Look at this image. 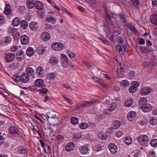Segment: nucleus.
Returning <instances> with one entry per match:
<instances>
[{
	"instance_id": "4",
	"label": "nucleus",
	"mask_w": 157,
	"mask_h": 157,
	"mask_svg": "<svg viewBox=\"0 0 157 157\" xmlns=\"http://www.w3.org/2000/svg\"><path fill=\"white\" fill-rule=\"evenodd\" d=\"M108 148L110 151L113 154H115L117 152V147L113 143L110 144L108 146Z\"/></svg>"
},
{
	"instance_id": "33",
	"label": "nucleus",
	"mask_w": 157,
	"mask_h": 157,
	"mask_svg": "<svg viewBox=\"0 0 157 157\" xmlns=\"http://www.w3.org/2000/svg\"><path fill=\"white\" fill-rule=\"evenodd\" d=\"M98 136L100 139L105 140L107 138V136L105 133L101 132L98 133Z\"/></svg>"
},
{
	"instance_id": "8",
	"label": "nucleus",
	"mask_w": 157,
	"mask_h": 157,
	"mask_svg": "<svg viewBox=\"0 0 157 157\" xmlns=\"http://www.w3.org/2000/svg\"><path fill=\"white\" fill-rule=\"evenodd\" d=\"M21 43L23 45H26L28 44L29 41V39L28 36L25 35H23L21 36Z\"/></svg>"
},
{
	"instance_id": "22",
	"label": "nucleus",
	"mask_w": 157,
	"mask_h": 157,
	"mask_svg": "<svg viewBox=\"0 0 157 157\" xmlns=\"http://www.w3.org/2000/svg\"><path fill=\"white\" fill-rule=\"evenodd\" d=\"M133 101V99L132 98H129L125 101V105L127 107H129L131 105Z\"/></svg>"
},
{
	"instance_id": "6",
	"label": "nucleus",
	"mask_w": 157,
	"mask_h": 157,
	"mask_svg": "<svg viewBox=\"0 0 157 157\" xmlns=\"http://www.w3.org/2000/svg\"><path fill=\"white\" fill-rule=\"evenodd\" d=\"M15 58L14 54L12 53H8L6 55L5 58L7 62H11L13 61Z\"/></svg>"
},
{
	"instance_id": "10",
	"label": "nucleus",
	"mask_w": 157,
	"mask_h": 157,
	"mask_svg": "<svg viewBox=\"0 0 157 157\" xmlns=\"http://www.w3.org/2000/svg\"><path fill=\"white\" fill-rule=\"evenodd\" d=\"M142 111L145 113H147L151 111L152 109L151 105L147 103L142 108Z\"/></svg>"
},
{
	"instance_id": "48",
	"label": "nucleus",
	"mask_w": 157,
	"mask_h": 157,
	"mask_svg": "<svg viewBox=\"0 0 157 157\" xmlns=\"http://www.w3.org/2000/svg\"><path fill=\"white\" fill-rule=\"evenodd\" d=\"M55 77V74L53 73H50L47 76V78L49 80L53 79Z\"/></svg>"
},
{
	"instance_id": "51",
	"label": "nucleus",
	"mask_w": 157,
	"mask_h": 157,
	"mask_svg": "<svg viewBox=\"0 0 157 157\" xmlns=\"http://www.w3.org/2000/svg\"><path fill=\"white\" fill-rule=\"evenodd\" d=\"M149 122L151 125H154L157 123V120L156 119L152 118L150 120Z\"/></svg>"
},
{
	"instance_id": "32",
	"label": "nucleus",
	"mask_w": 157,
	"mask_h": 157,
	"mask_svg": "<svg viewBox=\"0 0 157 157\" xmlns=\"http://www.w3.org/2000/svg\"><path fill=\"white\" fill-rule=\"evenodd\" d=\"M121 122L118 121H114L113 124V128L114 129H116L118 128L121 125Z\"/></svg>"
},
{
	"instance_id": "59",
	"label": "nucleus",
	"mask_w": 157,
	"mask_h": 157,
	"mask_svg": "<svg viewBox=\"0 0 157 157\" xmlns=\"http://www.w3.org/2000/svg\"><path fill=\"white\" fill-rule=\"evenodd\" d=\"M149 157H156L155 152L153 151H151L149 152Z\"/></svg>"
},
{
	"instance_id": "53",
	"label": "nucleus",
	"mask_w": 157,
	"mask_h": 157,
	"mask_svg": "<svg viewBox=\"0 0 157 157\" xmlns=\"http://www.w3.org/2000/svg\"><path fill=\"white\" fill-rule=\"evenodd\" d=\"M13 79L16 82L21 81L20 76H18L17 75H14L13 76Z\"/></svg>"
},
{
	"instance_id": "29",
	"label": "nucleus",
	"mask_w": 157,
	"mask_h": 157,
	"mask_svg": "<svg viewBox=\"0 0 157 157\" xmlns=\"http://www.w3.org/2000/svg\"><path fill=\"white\" fill-rule=\"evenodd\" d=\"M18 150L19 153L21 154H24L27 152L26 148L23 146H20Z\"/></svg>"
},
{
	"instance_id": "16",
	"label": "nucleus",
	"mask_w": 157,
	"mask_h": 157,
	"mask_svg": "<svg viewBox=\"0 0 157 157\" xmlns=\"http://www.w3.org/2000/svg\"><path fill=\"white\" fill-rule=\"evenodd\" d=\"M147 102L146 98L144 97H142L140 99L138 102V105L140 107L142 108L145 105L147 104Z\"/></svg>"
},
{
	"instance_id": "5",
	"label": "nucleus",
	"mask_w": 157,
	"mask_h": 157,
	"mask_svg": "<svg viewBox=\"0 0 157 157\" xmlns=\"http://www.w3.org/2000/svg\"><path fill=\"white\" fill-rule=\"evenodd\" d=\"M96 102V101H85L82 104L80 103V105L82 107H88Z\"/></svg>"
},
{
	"instance_id": "49",
	"label": "nucleus",
	"mask_w": 157,
	"mask_h": 157,
	"mask_svg": "<svg viewBox=\"0 0 157 157\" xmlns=\"http://www.w3.org/2000/svg\"><path fill=\"white\" fill-rule=\"evenodd\" d=\"M44 150L45 152L47 154L50 153L51 152V148L47 144L45 145V147L44 148Z\"/></svg>"
},
{
	"instance_id": "2",
	"label": "nucleus",
	"mask_w": 157,
	"mask_h": 157,
	"mask_svg": "<svg viewBox=\"0 0 157 157\" xmlns=\"http://www.w3.org/2000/svg\"><path fill=\"white\" fill-rule=\"evenodd\" d=\"M51 47L53 50L59 51L62 49L63 48V45L60 42H56L52 44Z\"/></svg>"
},
{
	"instance_id": "39",
	"label": "nucleus",
	"mask_w": 157,
	"mask_h": 157,
	"mask_svg": "<svg viewBox=\"0 0 157 157\" xmlns=\"http://www.w3.org/2000/svg\"><path fill=\"white\" fill-rule=\"evenodd\" d=\"M151 146L154 147H157V139H154L151 140L150 142Z\"/></svg>"
},
{
	"instance_id": "36",
	"label": "nucleus",
	"mask_w": 157,
	"mask_h": 157,
	"mask_svg": "<svg viewBox=\"0 0 157 157\" xmlns=\"http://www.w3.org/2000/svg\"><path fill=\"white\" fill-rule=\"evenodd\" d=\"M128 28L131 31L133 32L134 33H136L137 31L135 28L131 24H129L128 25Z\"/></svg>"
},
{
	"instance_id": "15",
	"label": "nucleus",
	"mask_w": 157,
	"mask_h": 157,
	"mask_svg": "<svg viewBox=\"0 0 157 157\" xmlns=\"http://www.w3.org/2000/svg\"><path fill=\"white\" fill-rule=\"evenodd\" d=\"M74 146L75 145L73 142L69 143L66 146V150L67 151H71L73 150Z\"/></svg>"
},
{
	"instance_id": "45",
	"label": "nucleus",
	"mask_w": 157,
	"mask_h": 157,
	"mask_svg": "<svg viewBox=\"0 0 157 157\" xmlns=\"http://www.w3.org/2000/svg\"><path fill=\"white\" fill-rule=\"evenodd\" d=\"M121 33V31L119 30H116L114 31L112 34L111 36L112 37H115L116 36H118L119 34Z\"/></svg>"
},
{
	"instance_id": "11",
	"label": "nucleus",
	"mask_w": 157,
	"mask_h": 157,
	"mask_svg": "<svg viewBox=\"0 0 157 157\" xmlns=\"http://www.w3.org/2000/svg\"><path fill=\"white\" fill-rule=\"evenodd\" d=\"M35 84L36 86L38 87L42 88L45 86V85L44 84L43 80L41 79H36L35 81Z\"/></svg>"
},
{
	"instance_id": "37",
	"label": "nucleus",
	"mask_w": 157,
	"mask_h": 157,
	"mask_svg": "<svg viewBox=\"0 0 157 157\" xmlns=\"http://www.w3.org/2000/svg\"><path fill=\"white\" fill-rule=\"evenodd\" d=\"M124 141L126 144H130L132 142V139L131 137L129 136H127L125 137Z\"/></svg>"
},
{
	"instance_id": "26",
	"label": "nucleus",
	"mask_w": 157,
	"mask_h": 157,
	"mask_svg": "<svg viewBox=\"0 0 157 157\" xmlns=\"http://www.w3.org/2000/svg\"><path fill=\"white\" fill-rule=\"evenodd\" d=\"M34 53V50L32 47H29L26 51L27 55L29 56H32Z\"/></svg>"
},
{
	"instance_id": "62",
	"label": "nucleus",
	"mask_w": 157,
	"mask_h": 157,
	"mask_svg": "<svg viewBox=\"0 0 157 157\" xmlns=\"http://www.w3.org/2000/svg\"><path fill=\"white\" fill-rule=\"evenodd\" d=\"M68 55L70 58H72L75 57L76 56L75 54L71 52H68Z\"/></svg>"
},
{
	"instance_id": "63",
	"label": "nucleus",
	"mask_w": 157,
	"mask_h": 157,
	"mask_svg": "<svg viewBox=\"0 0 157 157\" xmlns=\"http://www.w3.org/2000/svg\"><path fill=\"white\" fill-rule=\"evenodd\" d=\"M62 62L63 67H67L68 65V60H63Z\"/></svg>"
},
{
	"instance_id": "55",
	"label": "nucleus",
	"mask_w": 157,
	"mask_h": 157,
	"mask_svg": "<svg viewBox=\"0 0 157 157\" xmlns=\"http://www.w3.org/2000/svg\"><path fill=\"white\" fill-rule=\"evenodd\" d=\"M12 40V39L10 36L6 37L4 38V41L6 44L10 43Z\"/></svg>"
},
{
	"instance_id": "64",
	"label": "nucleus",
	"mask_w": 157,
	"mask_h": 157,
	"mask_svg": "<svg viewBox=\"0 0 157 157\" xmlns=\"http://www.w3.org/2000/svg\"><path fill=\"white\" fill-rule=\"evenodd\" d=\"M117 41L120 44H122L123 42V39L120 36L117 37Z\"/></svg>"
},
{
	"instance_id": "54",
	"label": "nucleus",
	"mask_w": 157,
	"mask_h": 157,
	"mask_svg": "<svg viewBox=\"0 0 157 157\" xmlns=\"http://www.w3.org/2000/svg\"><path fill=\"white\" fill-rule=\"evenodd\" d=\"M93 149L95 151H98L101 150V147L99 145H97L94 146Z\"/></svg>"
},
{
	"instance_id": "31",
	"label": "nucleus",
	"mask_w": 157,
	"mask_h": 157,
	"mask_svg": "<svg viewBox=\"0 0 157 157\" xmlns=\"http://www.w3.org/2000/svg\"><path fill=\"white\" fill-rule=\"evenodd\" d=\"M44 72L43 69L41 67H38L36 70V73L40 76H43V74Z\"/></svg>"
},
{
	"instance_id": "28",
	"label": "nucleus",
	"mask_w": 157,
	"mask_h": 157,
	"mask_svg": "<svg viewBox=\"0 0 157 157\" xmlns=\"http://www.w3.org/2000/svg\"><path fill=\"white\" fill-rule=\"evenodd\" d=\"M150 20L152 24L157 25V15L154 14L152 15L151 17Z\"/></svg>"
},
{
	"instance_id": "23",
	"label": "nucleus",
	"mask_w": 157,
	"mask_h": 157,
	"mask_svg": "<svg viewBox=\"0 0 157 157\" xmlns=\"http://www.w3.org/2000/svg\"><path fill=\"white\" fill-rule=\"evenodd\" d=\"M58 62V59L56 57H52L50 58L49 63L52 65H54L57 64Z\"/></svg>"
},
{
	"instance_id": "57",
	"label": "nucleus",
	"mask_w": 157,
	"mask_h": 157,
	"mask_svg": "<svg viewBox=\"0 0 157 157\" xmlns=\"http://www.w3.org/2000/svg\"><path fill=\"white\" fill-rule=\"evenodd\" d=\"M104 118L103 115L101 114L97 115L96 116V119L98 121H100Z\"/></svg>"
},
{
	"instance_id": "60",
	"label": "nucleus",
	"mask_w": 157,
	"mask_h": 157,
	"mask_svg": "<svg viewBox=\"0 0 157 157\" xmlns=\"http://www.w3.org/2000/svg\"><path fill=\"white\" fill-rule=\"evenodd\" d=\"M105 19L106 20V21L108 23H109L111 20V18L110 16L108 15L107 14L105 17Z\"/></svg>"
},
{
	"instance_id": "21",
	"label": "nucleus",
	"mask_w": 157,
	"mask_h": 157,
	"mask_svg": "<svg viewBox=\"0 0 157 157\" xmlns=\"http://www.w3.org/2000/svg\"><path fill=\"white\" fill-rule=\"evenodd\" d=\"M34 5L36 8L39 10H41L44 8V5L43 3L39 1L36 2Z\"/></svg>"
},
{
	"instance_id": "42",
	"label": "nucleus",
	"mask_w": 157,
	"mask_h": 157,
	"mask_svg": "<svg viewBox=\"0 0 157 157\" xmlns=\"http://www.w3.org/2000/svg\"><path fill=\"white\" fill-rule=\"evenodd\" d=\"M17 31L16 29L12 27L9 28L8 29V33L11 34L15 33L17 32Z\"/></svg>"
},
{
	"instance_id": "24",
	"label": "nucleus",
	"mask_w": 157,
	"mask_h": 157,
	"mask_svg": "<svg viewBox=\"0 0 157 157\" xmlns=\"http://www.w3.org/2000/svg\"><path fill=\"white\" fill-rule=\"evenodd\" d=\"M4 12L6 15H9L11 13L10 6L9 4H6V6Z\"/></svg>"
},
{
	"instance_id": "56",
	"label": "nucleus",
	"mask_w": 157,
	"mask_h": 157,
	"mask_svg": "<svg viewBox=\"0 0 157 157\" xmlns=\"http://www.w3.org/2000/svg\"><path fill=\"white\" fill-rule=\"evenodd\" d=\"M132 4L136 7H137L139 6V0H131Z\"/></svg>"
},
{
	"instance_id": "18",
	"label": "nucleus",
	"mask_w": 157,
	"mask_h": 157,
	"mask_svg": "<svg viewBox=\"0 0 157 157\" xmlns=\"http://www.w3.org/2000/svg\"><path fill=\"white\" fill-rule=\"evenodd\" d=\"M21 21L18 17H16L13 19L12 22V25L14 27L18 26L20 25Z\"/></svg>"
},
{
	"instance_id": "61",
	"label": "nucleus",
	"mask_w": 157,
	"mask_h": 157,
	"mask_svg": "<svg viewBox=\"0 0 157 157\" xmlns=\"http://www.w3.org/2000/svg\"><path fill=\"white\" fill-rule=\"evenodd\" d=\"M129 75L131 78H133L135 77V72L131 70L129 72Z\"/></svg>"
},
{
	"instance_id": "19",
	"label": "nucleus",
	"mask_w": 157,
	"mask_h": 157,
	"mask_svg": "<svg viewBox=\"0 0 157 157\" xmlns=\"http://www.w3.org/2000/svg\"><path fill=\"white\" fill-rule=\"evenodd\" d=\"M27 6L29 9H33L35 6V3L33 0H27Z\"/></svg>"
},
{
	"instance_id": "12",
	"label": "nucleus",
	"mask_w": 157,
	"mask_h": 157,
	"mask_svg": "<svg viewBox=\"0 0 157 157\" xmlns=\"http://www.w3.org/2000/svg\"><path fill=\"white\" fill-rule=\"evenodd\" d=\"M21 82L23 83H26L28 82L29 79V76H28V74L26 73L22 74L20 76Z\"/></svg>"
},
{
	"instance_id": "13",
	"label": "nucleus",
	"mask_w": 157,
	"mask_h": 157,
	"mask_svg": "<svg viewBox=\"0 0 157 157\" xmlns=\"http://www.w3.org/2000/svg\"><path fill=\"white\" fill-rule=\"evenodd\" d=\"M41 39L44 41L49 40L50 38L49 34L47 32H43L41 35Z\"/></svg>"
},
{
	"instance_id": "35",
	"label": "nucleus",
	"mask_w": 157,
	"mask_h": 157,
	"mask_svg": "<svg viewBox=\"0 0 157 157\" xmlns=\"http://www.w3.org/2000/svg\"><path fill=\"white\" fill-rule=\"evenodd\" d=\"M22 29H25L28 26V23L26 21L23 20L20 23Z\"/></svg>"
},
{
	"instance_id": "40",
	"label": "nucleus",
	"mask_w": 157,
	"mask_h": 157,
	"mask_svg": "<svg viewBox=\"0 0 157 157\" xmlns=\"http://www.w3.org/2000/svg\"><path fill=\"white\" fill-rule=\"evenodd\" d=\"M117 104L116 103H114L111 104L109 107L108 110L111 111L113 110L117 107Z\"/></svg>"
},
{
	"instance_id": "20",
	"label": "nucleus",
	"mask_w": 157,
	"mask_h": 157,
	"mask_svg": "<svg viewBox=\"0 0 157 157\" xmlns=\"http://www.w3.org/2000/svg\"><path fill=\"white\" fill-rule=\"evenodd\" d=\"M26 74H28V76H33L34 74V71L31 67H27L25 70Z\"/></svg>"
},
{
	"instance_id": "3",
	"label": "nucleus",
	"mask_w": 157,
	"mask_h": 157,
	"mask_svg": "<svg viewBox=\"0 0 157 157\" xmlns=\"http://www.w3.org/2000/svg\"><path fill=\"white\" fill-rule=\"evenodd\" d=\"M151 91V89L149 87H144L142 88L140 91V94L145 95L150 94Z\"/></svg>"
},
{
	"instance_id": "27",
	"label": "nucleus",
	"mask_w": 157,
	"mask_h": 157,
	"mask_svg": "<svg viewBox=\"0 0 157 157\" xmlns=\"http://www.w3.org/2000/svg\"><path fill=\"white\" fill-rule=\"evenodd\" d=\"M79 149L80 152L82 154H86L89 150L88 148L85 146L81 147Z\"/></svg>"
},
{
	"instance_id": "9",
	"label": "nucleus",
	"mask_w": 157,
	"mask_h": 157,
	"mask_svg": "<svg viewBox=\"0 0 157 157\" xmlns=\"http://www.w3.org/2000/svg\"><path fill=\"white\" fill-rule=\"evenodd\" d=\"M29 27L32 31H35L38 28V24L35 22H31L29 24Z\"/></svg>"
},
{
	"instance_id": "34",
	"label": "nucleus",
	"mask_w": 157,
	"mask_h": 157,
	"mask_svg": "<svg viewBox=\"0 0 157 157\" xmlns=\"http://www.w3.org/2000/svg\"><path fill=\"white\" fill-rule=\"evenodd\" d=\"M56 20V19L55 17L51 15H48L46 18V21L48 22H53L55 21Z\"/></svg>"
},
{
	"instance_id": "50",
	"label": "nucleus",
	"mask_w": 157,
	"mask_h": 157,
	"mask_svg": "<svg viewBox=\"0 0 157 157\" xmlns=\"http://www.w3.org/2000/svg\"><path fill=\"white\" fill-rule=\"evenodd\" d=\"M48 90L46 88H41L39 90V91L41 94H45L48 92Z\"/></svg>"
},
{
	"instance_id": "41",
	"label": "nucleus",
	"mask_w": 157,
	"mask_h": 157,
	"mask_svg": "<svg viewBox=\"0 0 157 157\" xmlns=\"http://www.w3.org/2000/svg\"><path fill=\"white\" fill-rule=\"evenodd\" d=\"M129 84L128 81L126 80H122L120 84L121 86L126 87L128 86Z\"/></svg>"
},
{
	"instance_id": "44",
	"label": "nucleus",
	"mask_w": 157,
	"mask_h": 157,
	"mask_svg": "<svg viewBox=\"0 0 157 157\" xmlns=\"http://www.w3.org/2000/svg\"><path fill=\"white\" fill-rule=\"evenodd\" d=\"M23 89L28 90H29L33 92L36 90V87L34 86H33L28 87H24V88H23Z\"/></svg>"
},
{
	"instance_id": "38",
	"label": "nucleus",
	"mask_w": 157,
	"mask_h": 157,
	"mask_svg": "<svg viewBox=\"0 0 157 157\" xmlns=\"http://www.w3.org/2000/svg\"><path fill=\"white\" fill-rule=\"evenodd\" d=\"M71 123L73 124H77L78 123V118L75 117H73L71 119Z\"/></svg>"
},
{
	"instance_id": "30",
	"label": "nucleus",
	"mask_w": 157,
	"mask_h": 157,
	"mask_svg": "<svg viewBox=\"0 0 157 157\" xmlns=\"http://www.w3.org/2000/svg\"><path fill=\"white\" fill-rule=\"evenodd\" d=\"M116 48L118 53L120 55H124V53L121 46L119 44H117L116 45Z\"/></svg>"
},
{
	"instance_id": "17",
	"label": "nucleus",
	"mask_w": 157,
	"mask_h": 157,
	"mask_svg": "<svg viewBox=\"0 0 157 157\" xmlns=\"http://www.w3.org/2000/svg\"><path fill=\"white\" fill-rule=\"evenodd\" d=\"M136 114L135 112L131 111L128 113L127 116L128 120L131 121L132 119L136 117Z\"/></svg>"
},
{
	"instance_id": "52",
	"label": "nucleus",
	"mask_w": 157,
	"mask_h": 157,
	"mask_svg": "<svg viewBox=\"0 0 157 157\" xmlns=\"http://www.w3.org/2000/svg\"><path fill=\"white\" fill-rule=\"evenodd\" d=\"M64 137L63 135H59L56 136V139L58 141L62 142L63 140Z\"/></svg>"
},
{
	"instance_id": "25",
	"label": "nucleus",
	"mask_w": 157,
	"mask_h": 157,
	"mask_svg": "<svg viewBox=\"0 0 157 157\" xmlns=\"http://www.w3.org/2000/svg\"><path fill=\"white\" fill-rule=\"evenodd\" d=\"M45 48L42 46H39L37 49V52L40 55L44 54L45 52Z\"/></svg>"
},
{
	"instance_id": "14",
	"label": "nucleus",
	"mask_w": 157,
	"mask_h": 157,
	"mask_svg": "<svg viewBox=\"0 0 157 157\" xmlns=\"http://www.w3.org/2000/svg\"><path fill=\"white\" fill-rule=\"evenodd\" d=\"M9 130L10 133L12 134L19 135V131L16 127L11 126L9 128Z\"/></svg>"
},
{
	"instance_id": "7",
	"label": "nucleus",
	"mask_w": 157,
	"mask_h": 157,
	"mask_svg": "<svg viewBox=\"0 0 157 157\" xmlns=\"http://www.w3.org/2000/svg\"><path fill=\"white\" fill-rule=\"evenodd\" d=\"M24 52L22 50H19L16 53V57L17 59L19 61H21L24 58Z\"/></svg>"
},
{
	"instance_id": "46",
	"label": "nucleus",
	"mask_w": 157,
	"mask_h": 157,
	"mask_svg": "<svg viewBox=\"0 0 157 157\" xmlns=\"http://www.w3.org/2000/svg\"><path fill=\"white\" fill-rule=\"evenodd\" d=\"M79 126L81 129H85L87 128L88 124L85 122H82L80 124Z\"/></svg>"
},
{
	"instance_id": "47",
	"label": "nucleus",
	"mask_w": 157,
	"mask_h": 157,
	"mask_svg": "<svg viewBox=\"0 0 157 157\" xmlns=\"http://www.w3.org/2000/svg\"><path fill=\"white\" fill-rule=\"evenodd\" d=\"M137 90V88L136 87L132 85L129 88V92L133 93L136 92Z\"/></svg>"
},
{
	"instance_id": "1",
	"label": "nucleus",
	"mask_w": 157,
	"mask_h": 157,
	"mask_svg": "<svg viewBox=\"0 0 157 157\" xmlns=\"http://www.w3.org/2000/svg\"><path fill=\"white\" fill-rule=\"evenodd\" d=\"M148 141V137L146 135H141L139 136L138 138V142L141 145H143L146 144Z\"/></svg>"
},
{
	"instance_id": "43",
	"label": "nucleus",
	"mask_w": 157,
	"mask_h": 157,
	"mask_svg": "<svg viewBox=\"0 0 157 157\" xmlns=\"http://www.w3.org/2000/svg\"><path fill=\"white\" fill-rule=\"evenodd\" d=\"M119 17H120L121 21L122 22L123 24H125L126 22V21L125 18V17L124 15L122 14H120L119 15Z\"/></svg>"
},
{
	"instance_id": "58",
	"label": "nucleus",
	"mask_w": 157,
	"mask_h": 157,
	"mask_svg": "<svg viewBox=\"0 0 157 157\" xmlns=\"http://www.w3.org/2000/svg\"><path fill=\"white\" fill-rule=\"evenodd\" d=\"M25 10V7L23 6H21L19 7L18 11L19 12L22 13Z\"/></svg>"
}]
</instances>
